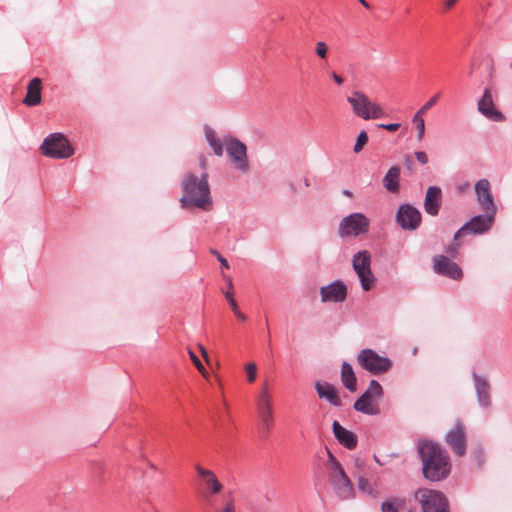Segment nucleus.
<instances>
[{
  "label": "nucleus",
  "mask_w": 512,
  "mask_h": 512,
  "mask_svg": "<svg viewBox=\"0 0 512 512\" xmlns=\"http://www.w3.org/2000/svg\"><path fill=\"white\" fill-rule=\"evenodd\" d=\"M417 353V348L413 349V354Z\"/></svg>",
  "instance_id": "56"
},
{
  "label": "nucleus",
  "mask_w": 512,
  "mask_h": 512,
  "mask_svg": "<svg viewBox=\"0 0 512 512\" xmlns=\"http://www.w3.org/2000/svg\"><path fill=\"white\" fill-rule=\"evenodd\" d=\"M227 287L228 290L226 291V293H233V283L231 278H227Z\"/></svg>",
  "instance_id": "48"
},
{
  "label": "nucleus",
  "mask_w": 512,
  "mask_h": 512,
  "mask_svg": "<svg viewBox=\"0 0 512 512\" xmlns=\"http://www.w3.org/2000/svg\"><path fill=\"white\" fill-rule=\"evenodd\" d=\"M225 298L228 300L229 305L233 312H237L239 310L237 303L234 300L233 293H225Z\"/></svg>",
  "instance_id": "41"
},
{
  "label": "nucleus",
  "mask_w": 512,
  "mask_h": 512,
  "mask_svg": "<svg viewBox=\"0 0 512 512\" xmlns=\"http://www.w3.org/2000/svg\"><path fill=\"white\" fill-rule=\"evenodd\" d=\"M357 275L361 288L364 291H370L376 284V277L372 269L355 272Z\"/></svg>",
  "instance_id": "28"
},
{
  "label": "nucleus",
  "mask_w": 512,
  "mask_h": 512,
  "mask_svg": "<svg viewBox=\"0 0 512 512\" xmlns=\"http://www.w3.org/2000/svg\"><path fill=\"white\" fill-rule=\"evenodd\" d=\"M347 102L350 104L353 113L364 120H377L385 116L383 107L371 100L362 91H353L348 97Z\"/></svg>",
  "instance_id": "4"
},
{
  "label": "nucleus",
  "mask_w": 512,
  "mask_h": 512,
  "mask_svg": "<svg viewBox=\"0 0 512 512\" xmlns=\"http://www.w3.org/2000/svg\"><path fill=\"white\" fill-rule=\"evenodd\" d=\"M236 317L241 320V321H246V316L240 311L238 310L237 312H234Z\"/></svg>",
  "instance_id": "49"
},
{
  "label": "nucleus",
  "mask_w": 512,
  "mask_h": 512,
  "mask_svg": "<svg viewBox=\"0 0 512 512\" xmlns=\"http://www.w3.org/2000/svg\"><path fill=\"white\" fill-rule=\"evenodd\" d=\"M188 354H189V357L190 359L192 360L193 364L195 365V367L197 368V370L203 375V376H206L207 375V371L206 369L204 368V366L202 365V363L200 362L199 358L195 355V353L192 351V350H189L188 351Z\"/></svg>",
  "instance_id": "36"
},
{
  "label": "nucleus",
  "mask_w": 512,
  "mask_h": 512,
  "mask_svg": "<svg viewBox=\"0 0 512 512\" xmlns=\"http://www.w3.org/2000/svg\"><path fill=\"white\" fill-rule=\"evenodd\" d=\"M457 247L452 245L448 248V253L453 254L456 251Z\"/></svg>",
  "instance_id": "52"
},
{
  "label": "nucleus",
  "mask_w": 512,
  "mask_h": 512,
  "mask_svg": "<svg viewBox=\"0 0 512 512\" xmlns=\"http://www.w3.org/2000/svg\"><path fill=\"white\" fill-rule=\"evenodd\" d=\"M370 220L360 212L351 213L340 221L338 235L341 238L358 237L369 231Z\"/></svg>",
  "instance_id": "8"
},
{
  "label": "nucleus",
  "mask_w": 512,
  "mask_h": 512,
  "mask_svg": "<svg viewBox=\"0 0 512 512\" xmlns=\"http://www.w3.org/2000/svg\"><path fill=\"white\" fill-rule=\"evenodd\" d=\"M424 131L425 130H418V134H417V139L420 141L422 140L423 136H424Z\"/></svg>",
  "instance_id": "50"
},
{
  "label": "nucleus",
  "mask_w": 512,
  "mask_h": 512,
  "mask_svg": "<svg viewBox=\"0 0 512 512\" xmlns=\"http://www.w3.org/2000/svg\"><path fill=\"white\" fill-rule=\"evenodd\" d=\"M341 382L350 392L357 390V379L353 367L347 361H344L341 365Z\"/></svg>",
  "instance_id": "25"
},
{
  "label": "nucleus",
  "mask_w": 512,
  "mask_h": 512,
  "mask_svg": "<svg viewBox=\"0 0 512 512\" xmlns=\"http://www.w3.org/2000/svg\"><path fill=\"white\" fill-rule=\"evenodd\" d=\"M330 76L337 85L340 86L344 83V78L342 76H340L339 74H337L335 71H331Z\"/></svg>",
  "instance_id": "44"
},
{
  "label": "nucleus",
  "mask_w": 512,
  "mask_h": 512,
  "mask_svg": "<svg viewBox=\"0 0 512 512\" xmlns=\"http://www.w3.org/2000/svg\"><path fill=\"white\" fill-rule=\"evenodd\" d=\"M425 111L422 110L421 108L416 112V114L414 115L413 119H412V125L414 126V128H425V120H424V115H425Z\"/></svg>",
  "instance_id": "35"
},
{
  "label": "nucleus",
  "mask_w": 512,
  "mask_h": 512,
  "mask_svg": "<svg viewBox=\"0 0 512 512\" xmlns=\"http://www.w3.org/2000/svg\"><path fill=\"white\" fill-rule=\"evenodd\" d=\"M181 186L183 193L179 202L183 209H211L213 202L207 173H202L200 178L193 173H187L182 179Z\"/></svg>",
  "instance_id": "2"
},
{
  "label": "nucleus",
  "mask_w": 512,
  "mask_h": 512,
  "mask_svg": "<svg viewBox=\"0 0 512 512\" xmlns=\"http://www.w3.org/2000/svg\"><path fill=\"white\" fill-rule=\"evenodd\" d=\"M359 365L373 375H380L388 372L392 368V361L379 355L376 351L366 348L362 349L357 355Z\"/></svg>",
  "instance_id": "7"
},
{
  "label": "nucleus",
  "mask_w": 512,
  "mask_h": 512,
  "mask_svg": "<svg viewBox=\"0 0 512 512\" xmlns=\"http://www.w3.org/2000/svg\"><path fill=\"white\" fill-rule=\"evenodd\" d=\"M418 452L423 464V475L430 481H441L451 471L447 452L436 442L422 440L418 443Z\"/></svg>",
  "instance_id": "1"
},
{
  "label": "nucleus",
  "mask_w": 512,
  "mask_h": 512,
  "mask_svg": "<svg viewBox=\"0 0 512 512\" xmlns=\"http://www.w3.org/2000/svg\"><path fill=\"white\" fill-rule=\"evenodd\" d=\"M401 170L398 166L391 167L382 179L384 188L390 193L399 191V178Z\"/></svg>",
  "instance_id": "26"
},
{
  "label": "nucleus",
  "mask_w": 512,
  "mask_h": 512,
  "mask_svg": "<svg viewBox=\"0 0 512 512\" xmlns=\"http://www.w3.org/2000/svg\"><path fill=\"white\" fill-rule=\"evenodd\" d=\"M433 269L435 273L453 280H460L463 276L462 269L459 265L444 255L434 257Z\"/></svg>",
  "instance_id": "16"
},
{
  "label": "nucleus",
  "mask_w": 512,
  "mask_h": 512,
  "mask_svg": "<svg viewBox=\"0 0 512 512\" xmlns=\"http://www.w3.org/2000/svg\"><path fill=\"white\" fill-rule=\"evenodd\" d=\"M442 204V190L438 186H429L426 190L424 210L428 215L437 216Z\"/></svg>",
  "instance_id": "19"
},
{
  "label": "nucleus",
  "mask_w": 512,
  "mask_h": 512,
  "mask_svg": "<svg viewBox=\"0 0 512 512\" xmlns=\"http://www.w3.org/2000/svg\"><path fill=\"white\" fill-rule=\"evenodd\" d=\"M458 0H445L443 2L444 10L448 11L450 10L457 2Z\"/></svg>",
  "instance_id": "45"
},
{
  "label": "nucleus",
  "mask_w": 512,
  "mask_h": 512,
  "mask_svg": "<svg viewBox=\"0 0 512 512\" xmlns=\"http://www.w3.org/2000/svg\"><path fill=\"white\" fill-rule=\"evenodd\" d=\"M265 392H266V394H269V393H268L267 384H264V386H263V388H262V390H261V392H260L259 394H263V393H265Z\"/></svg>",
  "instance_id": "54"
},
{
  "label": "nucleus",
  "mask_w": 512,
  "mask_h": 512,
  "mask_svg": "<svg viewBox=\"0 0 512 512\" xmlns=\"http://www.w3.org/2000/svg\"><path fill=\"white\" fill-rule=\"evenodd\" d=\"M472 380L476 394L477 403L480 408L488 410L492 406L491 385L485 376L476 372L472 373Z\"/></svg>",
  "instance_id": "13"
},
{
  "label": "nucleus",
  "mask_w": 512,
  "mask_h": 512,
  "mask_svg": "<svg viewBox=\"0 0 512 512\" xmlns=\"http://www.w3.org/2000/svg\"><path fill=\"white\" fill-rule=\"evenodd\" d=\"M445 440L456 455L463 456L466 453L465 429L459 421L446 433Z\"/></svg>",
  "instance_id": "17"
},
{
  "label": "nucleus",
  "mask_w": 512,
  "mask_h": 512,
  "mask_svg": "<svg viewBox=\"0 0 512 512\" xmlns=\"http://www.w3.org/2000/svg\"><path fill=\"white\" fill-rule=\"evenodd\" d=\"M205 137L214 154L222 156L224 152V145L222 140L216 136L215 130H206Z\"/></svg>",
  "instance_id": "29"
},
{
  "label": "nucleus",
  "mask_w": 512,
  "mask_h": 512,
  "mask_svg": "<svg viewBox=\"0 0 512 512\" xmlns=\"http://www.w3.org/2000/svg\"><path fill=\"white\" fill-rule=\"evenodd\" d=\"M199 349H200V352H201L203 358L205 359V361L207 363H209V357H208L207 350L202 345H199Z\"/></svg>",
  "instance_id": "46"
},
{
  "label": "nucleus",
  "mask_w": 512,
  "mask_h": 512,
  "mask_svg": "<svg viewBox=\"0 0 512 512\" xmlns=\"http://www.w3.org/2000/svg\"><path fill=\"white\" fill-rule=\"evenodd\" d=\"M355 476L357 478L359 491L362 492L363 494L374 496L375 490L373 484L371 483L370 480L367 479L366 475L359 472Z\"/></svg>",
  "instance_id": "30"
},
{
  "label": "nucleus",
  "mask_w": 512,
  "mask_h": 512,
  "mask_svg": "<svg viewBox=\"0 0 512 512\" xmlns=\"http://www.w3.org/2000/svg\"><path fill=\"white\" fill-rule=\"evenodd\" d=\"M478 110L487 118L494 121H500L503 119V115L499 112L493 102L492 94L489 88L484 90L483 96L478 101Z\"/></svg>",
  "instance_id": "20"
},
{
  "label": "nucleus",
  "mask_w": 512,
  "mask_h": 512,
  "mask_svg": "<svg viewBox=\"0 0 512 512\" xmlns=\"http://www.w3.org/2000/svg\"><path fill=\"white\" fill-rule=\"evenodd\" d=\"M372 256L368 250H360L352 257V268L354 272L371 269Z\"/></svg>",
  "instance_id": "27"
},
{
  "label": "nucleus",
  "mask_w": 512,
  "mask_h": 512,
  "mask_svg": "<svg viewBox=\"0 0 512 512\" xmlns=\"http://www.w3.org/2000/svg\"><path fill=\"white\" fill-rule=\"evenodd\" d=\"M415 156L417 158V160L421 163V164H426L428 162V156L425 152L423 151H418L415 153Z\"/></svg>",
  "instance_id": "42"
},
{
  "label": "nucleus",
  "mask_w": 512,
  "mask_h": 512,
  "mask_svg": "<svg viewBox=\"0 0 512 512\" xmlns=\"http://www.w3.org/2000/svg\"><path fill=\"white\" fill-rule=\"evenodd\" d=\"M224 503V507L217 509L216 512H235L236 509L234 499L232 497V491H229L227 496L224 498Z\"/></svg>",
  "instance_id": "32"
},
{
  "label": "nucleus",
  "mask_w": 512,
  "mask_h": 512,
  "mask_svg": "<svg viewBox=\"0 0 512 512\" xmlns=\"http://www.w3.org/2000/svg\"><path fill=\"white\" fill-rule=\"evenodd\" d=\"M210 253L217 258L223 268L229 269L228 261L217 250L211 249Z\"/></svg>",
  "instance_id": "40"
},
{
  "label": "nucleus",
  "mask_w": 512,
  "mask_h": 512,
  "mask_svg": "<svg viewBox=\"0 0 512 512\" xmlns=\"http://www.w3.org/2000/svg\"><path fill=\"white\" fill-rule=\"evenodd\" d=\"M404 165L407 170H409L411 173L414 172V162L410 156H406L404 159Z\"/></svg>",
  "instance_id": "43"
},
{
  "label": "nucleus",
  "mask_w": 512,
  "mask_h": 512,
  "mask_svg": "<svg viewBox=\"0 0 512 512\" xmlns=\"http://www.w3.org/2000/svg\"><path fill=\"white\" fill-rule=\"evenodd\" d=\"M395 220L403 230L414 231L421 225L422 215L415 206L401 204L397 209Z\"/></svg>",
  "instance_id": "12"
},
{
  "label": "nucleus",
  "mask_w": 512,
  "mask_h": 512,
  "mask_svg": "<svg viewBox=\"0 0 512 512\" xmlns=\"http://www.w3.org/2000/svg\"><path fill=\"white\" fill-rule=\"evenodd\" d=\"M258 416L260 418V429L268 433L272 425V407L269 394H259L256 398Z\"/></svg>",
  "instance_id": "18"
},
{
  "label": "nucleus",
  "mask_w": 512,
  "mask_h": 512,
  "mask_svg": "<svg viewBox=\"0 0 512 512\" xmlns=\"http://www.w3.org/2000/svg\"><path fill=\"white\" fill-rule=\"evenodd\" d=\"M474 189L477 201L480 204L482 211L497 214V206L494 203L489 181L487 179L478 180Z\"/></svg>",
  "instance_id": "15"
},
{
  "label": "nucleus",
  "mask_w": 512,
  "mask_h": 512,
  "mask_svg": "<svg viewBox=\"0 0 512 512\" xmlns=\"http://www.w3.org/2000/svg\"><path fill=\"white\" fill-rule=\"evenodd\" d=\"M384 391L381 384L373 379L369 382L366 391L354 402L353 408L360 413L375 416L380 414V407L375 400L383 397Z\"/></svg>",
  "instance_id": "5"
},
{
  "label": "nucleus",
  "mask_w": 512,
  "mask_h": 512,
  "mask_svg": "<svg viewBox=\"0 0 512 512\" xmlns=\"http://www.w3.org/2000/svg\"><path fill=\"white\" fill-rule=\"evenodd\" d=\"M402 499H394L393 501H386L381 504L382 512H398L399 507L402 505Z\"/></svg>",
  "instance_id": "31"
},
{
  "label": "nucleus",
  "mask_w": 512,
  "mask_h": 512,
  "mask_svg": "<svg viewBox=\"0 0 512 512\" xmlns=\"http://www.w3.org/2000/svg\"><path fill=\"white\" fill-rule=\"evenodd\" d=\"M226 151L234 168L242 173L249 171L247 149L244 143L236 138L226 140Z\"/></svg>",
  "instance_id": "11"
},
{
  "label": "nucleus",
  "mask_w": 512,
  "mask_h": 512,
  "mask_svg": "<svg viewBox=\"0 0 512 512\" xmlns=\"http://www.w3.org/2000/svg\"><path fill=\"white\" fill-rule=\"evenodd\" d=\"M359 2L367 9L370 8V5L365 0H359Z\"/></svg>",
  "instance_id": "53"
},
{
  "label": "nucleus",
  "mask_w": 512,
  "mask_h": 512,
  "mask_svg": "<svg viewBox=\"0 0 512 512\" xmlns=\"http://www.w3.org/2000/svg\"><path fill=\"white\" fill-rule=\"evenodd\" d=\"M321 302L342 303L348 294L347 285L342 280H335L328 285L320 287Z\"/></svg>",
  "instance_id": "14"
},
{
  "label": "nucleus",
  "mask_w": 512,
  "mask_h": 512,
  "mask_svg": "<svg viewBox=\"0 0 512 512\" xmlns=\"http://www.w3.org/2000/svg\"><path fill=\"white\" fill-rule=\"evenodd\" d=\"M245 370H246V373H247L248 381L250 383L254 382L255 379H256V371H257L256 364L255 363H248L245 366Z\"/></svg>",
  "instance_id": "37"
},
{
  "label": "nucleus",
  "mask_w": 512,
  "mask_h": 512,
  "mask_svg": "<svg viewBox=\"0 0 512 512\" xmlns=\"http://www.w3.org/2000/svg\"><path fill=\"white\" fill-rule=\"evenodd\" d=\"M315 53L316 55L322 59L326 60L328 55V46L324 41H318L315 44Z\"/></svg>",
  "instance_id": "34"
},
{
  "label": "nucleus",
  "mask_w": 512,
  "mask_h": 512,
  "mask_svg": "<svg viewBox=\"0 0 512 512\" xmlns=\"http://www.w3.org/2000/svg\"><path fill=\"white\" fill-rule=\"evenodd\" d=\"M42 154L54 159H67L74 154V149L64 134H49L40 146Z\"/></svg>",
  "instance_id": "6"
},
{
  "label": "nucleus",
  "mask_w": 512,
  "mask_h": 512,
  "mask_svg": "<svg viewBox=\"0 0 512 512\" xmlns=\"http://www.w3.org/2000/svg\"><path fill=\"white\" fill-rule=\"evenodd\" d=\"M196 470L203 478L211 494H218L222 491L223 485L219 482L213 471L204 469L201 466H196Z\"/></svg>",
  "instance_id": "24"
},
{
  "label": "nucleus",
  "mask_w": 512,
  "mask_h": 512,
  "mask_svg": "<svg viewBox=\"0 0 512 512\" xmlns=\"http://www.w3.org/2000/svg\"><path fill=\"white\" fill-rule=\"evenodd\" d=\"M326 450L328 457L326 461L328 478L335 495L342 500L354 498L355 489L351 480L334 454L328 448H326Z\"/></svg>",
  "instance_id": "3"
},
{
  "label": "nucleus",
  "mask_w": 512,
  "mask_h": 512,
  "mask_svg": "<svg viewBox=\"0 0 512 512\" xmlns=\"http://www.w3.org/2000/svg\"><path fill=\"white\" fill-rule=\"evenodd\" d=\"M377 128H400L399 124H379Z\"/></svg>",
  "instance_id": "47"
},
{
  "label": "nucleus",
  "mask_w": 512,
  "mask_h": 512,
  "mask_svg": "<svg viewBox=\"0 0 512 512\" xmlns=\"http://www.w3.org/2000/svg\"><path fill=\"white\" fill-rule=\"evenodd\" d=\"M472 456L477 465L481 467L484 463V450L482 448H477L472 452Z\"/></svg>",
  "instance_id": "38"
},
{
  "label": "nucleus",
  "mask_w": 512,
  "mask_h": 512,
  "mask_svg": "<svg viewBox=\"0 0 512 512\" xmlns=\"http://www.w3.org/2000/svg\"><path fill=\"white\" fill-rule=\"evenodd\" d=\"M415 498L420 501L422 512H449L448 500L440 491L419 489Z\"/></svg>",
  "instance_id": "9"
},
{
  "label": "nucleus",
  "mask_w": 512,
  "mask_h": 512,
  "mask_svg": "<svg viewBox=\"0 0 512 512\" xmlns=\"http://www.w3.org/2000/svg\"><path fill=\"white\" fill-rule=\"evenodd\" d=\"M42 81L40 78H33L27 85L26 96L23 103L27 106H36L41 103Z\"/></svg>",
  "instance_id": "23"
},
{
  "label": "nucleus",
  "mask_w": 512,
  "mask_h": 512,
  "mask_svg": "<svg viewBox=\"0 0 512 512\" xmlns=\"http://www.w3.org/2000/svg\"><path fill=\"white\" fill-rule=\"evenodd\" d=\"M440 99V93L435 94L432 96L422 107L421 109L427 112L429 109H431L433 106L437 104V102Z\"/></svg>",
  "instance_id": "39"
},
{
  "label": "nucleus",
  "mask_w": 512,
  "mask_h": 512,
  "mask_svg": "<svg viewBox=\"0 0 512 512\" xmlns=\"http://www.w3.org/2000/svg\"><path fill=\"white\" fill-rule=\"evenodd\" d=\"M200 164H201V167H202V168H205V160H204L203 158L201 159Z\"/></svg>",
  "instance_id": "55"
},
{
  "label": "nucleus",
  "mask_w": 512,
  "mask_h": 512,
  "mask_svg": "<svg viewBox=\"0 0 512 512\" xmlns=\"http://www.w3.org/2000/svg\"><path fill=\"white\" fill-rule=\"evenodd\" d=\"M496 213L484 212V214L476 215L466 222L455 234L454 241H457L465 234H484L493 226Z\"/></svg>",
  "instance_id": "10"
},
{
  "label": "nucleus",
  "mask_w": 512,
  "mask_h": 512,
  "mask_svg": "<svg viewBox=\"0 0 512 512\" xmlns=\"http://www.w3.org/2000/svg\"><path fill=\"white\" fill-rule=\"evenodd\" d=\"M315 389L320 398L325 399L333 406H341L342 403L339 398L338 392L336 388L330 383L317 381L315 383Z\"/></svg>",
  "instance_id": "22"
},
{
  "label": "nucleus",
  "mask_w": 512,
  "mask_h": 512,
  "mask_svg": "<svg viewBox=\"0 0 512 512\" xmlns=\"http://www.w3.org/2000/svg\"><path fill=\"white\" fill-rule=\"evenodd\" d=\"M368 142V135L365 131H361L356 139L353 151L359 153Z\"/></svg>",
  "instance_id": "33"
},
{
  "label": "nucleus",
  "mask_w": 512,
  "mask_h": 512,
  "mask_svg": "<svg viewBox=\"0 0 512 512\" xmlns=\"http://www.w3.org/2000/svg\"><path fill=\"white\" fill-rule=\"evenodd\" d=\"M332 429L335 438L341 445L349 450L356 448L358 439L352 431L344 428L338 421L333 422Z\"/></svg>",
  "instance_id": "21"
},
{
  "label": "nucleus",
  "mask_w": 512,
  "mask_h": 512,
  "mask_svg": "<svg viewBox=\"0 0 512 512\" xmlns=\"http://www.w3.org/2000/svg\"><path fill=\"white\" fill-rule=\"evenodd\" d=\"M342 194L347 196V197H352V192L350 190H347V189H344L342 191Z\"/></svg>",
  "instance_id": "51"
}]
</instances>
